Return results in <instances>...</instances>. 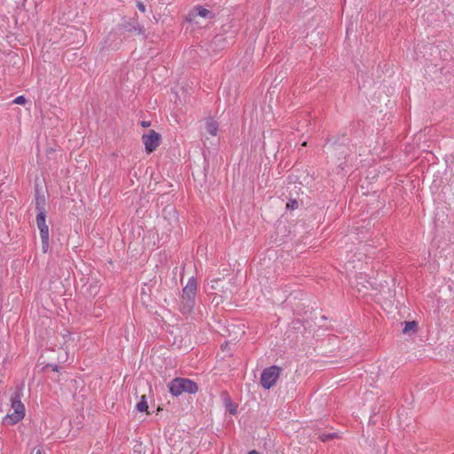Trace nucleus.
<instances>
[{
    "label": "nucleus",
    "instance_id": "nucleus-1",
    "mask_svg": "<svg viewBox=\"0 0 454 454\" xmlns=\"http://www.w3.org/2000/svg\"><path fill=\"white\" fill-rule=\"evenodd\" d=\"M11 411H12L4 418V422L7 425L17 424L25 417V406L18 392H15L11 397Z\"/></svg>",
    "mask_w": 454,
    "mask_h": 454
},
{
    "label": "nucleus",
    "instance_id": "nucleus-2",
    "mask_svg": "<svg viewBox=\"0 0 454 454\" xmlns=\"http://www.w3.org/2000/svg\"><path fill=\"white\" fill-rule=\"evenodd\" d=\"M169 392L178 396L183 393L194 394L198 391V386L195 382L189 379L176 378L168 384Z\"/></svg>",
    "mask_w": 454,
    "mask_h": 454
},
{
    "label": "nucleus",
    "instance_id": "nucleus-3",
    "mask_svg": "<svg viewBox=\"0 0 454 454\" xmlns=\"http://www.w3.org/2000/svg\"><path fill=\"white\" fill-rule=\"evenodd\" d=\"M197 292V281L192 277L189 278L186 286L183 289L182 294V310L184 313L190 312L194 304V299Z\"/></svg>",
    "mask_w": 454,
    "mask_h": 454
},
{
    "label": "nucleus",
    "instance_id": "nucleus-4",
    "mask_svg": "<svg viewBox=\"0 0 454 454\" xmlns=\"http://www.w3.org/2000/svg\"><path fill=\"white\" fill-rule=\"evenodd\" d=\"M281 369L278 366L272 365L265 368L261 375V384L265 389L272 387L279 378Z\"/></svg>",
    "mask_w": 454,
    "mask_h": 454
},
{
    "label": "nucleus",
    "instance_id": "nucleus-5",
    "mask_svg": "<svg viewBox=\"0 0 454 454\" xmlns=\"http://www.w3.org/2000/svg\"><path fill=\"white\" fill-rule=\"evenodd\" d=\"M36 224L40 231L42 239V250L46 253L49 248V228L46 224V215L43 210H40L36 215Z\"/></svg>",
    "mask_w": 454,
    "mask_h": 454
},
{
    "label": "nucleus",
    "instance_id": "nucleus-6",
    "mask_svg": "<svg viewBox=\"0 0 454 454\" xmlns=\"http://www.w3.org/2000/svg\"><path fill=\"white\" fill-rule=\"evenodd\" d=\"M143 143L147 153H151L160 145V136L154 130H150L148 134L142 137Z\"/></svg>",
    "mask_w": 454,
    "mask_h": 454
},
{
    "label": "nucleus",
    "instance_id": "nucleus-7",
    "mask_svg": "<svg viewBox=\"0 0 454 454\" xmlns=\"http://www.w3.org/2000/svg\"><path fill=\"white\" fill-rule=\"evenodd\" d=\"M206 129L211 136H216L218 131V124L213 119H207L206 121Z\"/></svg>",
    "mask_w": 454,
    "mask_h": 454
},
{
    "label": "nucleus",
    "instance_id": "nucleus-8",
    "mask_svg": "<svg viewBox=\"0 0 454 454\" xmlns=\"http://www.w3.org/2000/svg\"><path fill=\"white\" fill-rule=\"evenodd\" d=\"M417 330V323L415 321L405 322L404 328L403 329V333H413Z\"/></svg>",
    "mask_w": 454,
    "mask_h": 454
},
{
    "label": "nucleus",
    "instance_id": "nucleus-9",
    "mask_svg": "<svg viewBox=\"0 0 454 454\" xmlns=\"http://www.w3.org/2000/svg\"><path fill=\"white\" fill-rule=\"evenodd\" d=\"M148 409L146 396L144 395L141 396L140 401L137 404V410L140 412L146 411Z\"/></svg>",
    "mask_w": 454,
    "mask_h": 454
},
{
    "label": "nucleus",
    "instance_id": "nucleus-10",
    "mask_svg": "<svg viewBox=\"0 0 454 454\" xmlns=\"http://www.w3.org/2000/svg\"><path fill=\"white\" fill-rule=\"evenodd\" d=\"M196 11H197V14L200 17H202V18H209V17H211L210 11H208L207 9H206V8H204L202 6L196 7Z\"/></svg>",
    "mask_w": 454,
    "mask_h": 454
},
{
    "label": "nucleus",
    "instance_id": "nucleus-11",
    "mask_svg": "<svg viewBox=\"0 0 454 454\" xmlns=\"http://www.w3.org/2000/svg\"><path fill=\"white\" fill-rule=\"evenodd\" d=\"M226 408L231 414H235L237 412V405L231 401L226 403Z\"/></svg>",
    "mask_w": 454,
    "mask_h": 454
},
{
    "label": "nucleus",
    "instance_id": "nucleus-12",
    "mask_svg": "<svg viewBox=\"0 0 454 454\" xmlns=\"http://www.w3.org/2000/svg\"><path fill=\"white\" fill-rule=\"evenodd\" d=\"M26 102H27V99L24 96H18L13 100V103L17 104V105H24Z\"/></svg>",
    "mask_w": 454,
    "mask_h": 454
},
{
    "label": "nucleus",
    "instance_id": "nucleus-13",
    "mask_svg": "<svg viewBox=\"0 0 454 454\" xmlns=\"http://www.w3.org/2000/svg\"><path fill=\"white\" fill-rule=\"evenodd\" d=\"M286 207L288 208H292V209H294V208H297L298 207V202L294 200H291L289 201L287 204H286Z\"/></svg>",
    "mask_w": 454,
    "mask_h": 454
},
{
    "label": "nucleus",
    "instance_id": "nucleus-14",
    "mask_svg": "<svg viewBox=\"0 0 454 454\" xmlns=\"http://www.w3.org/2000/svg\"><path fill=\"white\" fill-rule=\"evenodd\" d=\"M319 437H320L321 441H323V442H326V441H328L330 438H332V437H333V435H332V434H321Z\"/></svg>",
    "mask_w": 454,
    "mask_h": 454
},
{
    "label": "nucleus",
    "instance_id": "nucleus-15",
    "mask_svg": "<svg viewBox=\"0 0 454 454\" xmlns=\"http://www.w3.org/2000/svg\"><path fill=\"white\" fill-rule=\"evenodd\" d=\"M137 6L139 9V11H141L142 12H145V4L143 3L138 2Z\"/></svg>",
    "mask_w": 454,
    "mask_h": 454
},
{
    "label": "nucleus",
    "instance_id": "nucleus-16",
    "mask_svg": "<svg viewBox=\"0 0 454 454\" xmlns=\"http://www.w3.org/2000/svg\"><path fill=\"white\" fill-rule=\"evenodd\" d=\"M142 126L143 127H149L150 126V122L144 121H142Z\"/></svg>",
    "mask_w": 454,
    "mask_h": 454
},
{
    "label": "nucleus",
    "instance_id": "nucleus-17",
    "mask_svg": "<svg viewBox=\"0 0 454 454\" xmlns=\"http://www.w3.org/2000/svg\"><path fill=\"white\" fill-rule=\"evenodd\" d=\"M248 454H259L256 450H251L248 452Z\"/></svg>",
    "mask_w": 454,
    "mask_h": 454
},
{
    "label": "nucleus",
    "instance_id": "nucleus-18",
    "mask_svg": "<svg viewBox=\"0 0 454 454\" xmlns=\"http://www.w3.org/2000/svg\"><path fill=\"white\" fill-rule=\"evenodd\" d=\"M35 454H43L42 450H37Z\"/></svg>",
    "mask_w": 454,
    "mask_h": 454
}]
</instances>
